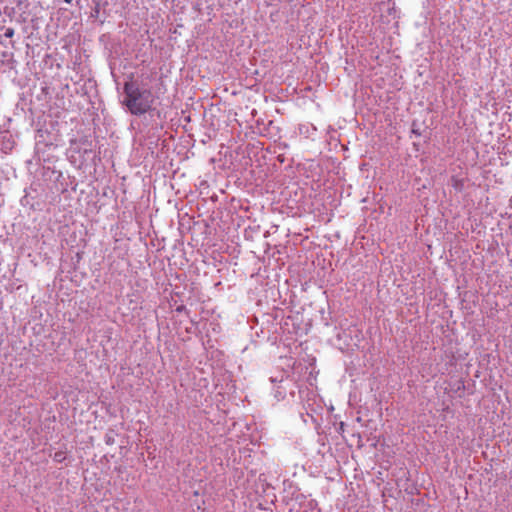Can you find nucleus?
Instances as JSON below:
<instances>
[{"label":"nucleus","instance_id":"8","mask_svg":"<svg viewBox=\"0 0 512 512\" xmlns=\"http://www.w3.org/2000/svg\"><path fill=\"white\" fill-rule=\"evenodd\" d=\"M66 3L70 4L73 0H64Z\"/></svg>","mask_w":512,"mask_h":512},{"label":"nucleus","instance_id":"4","mask_svg":"<svg viewBox=\"0 0 512 512\" xmlns=\"http://www.w3.org/2000/svg\"><path fill=\"white\" fill-rule=\"evenodd\" d=\"M64 455L62 452H56L55 455H54V460L57 461V462H61L64 460Z\"/></svg>","mask_w":512,"mask_h":512},{"label":"nucleus","instance_id":"7","mask_svg":"<svg viewBox=\"0 0 512 512\" xmlns=\"http://www.w3.org/2000/svg\"><path fill=\"white\" fill-rule=\"evenodd\" d=\"M176 310H177L178 312H181V311L186 310V308H185V306H183V305H182V306L177 307V309H176Z\"/></svg>","mask_w":512,"mask_h":512},{"label":"nucleus","instance_id":"1","mask_svg":"<svg viewBox=\"0 0 512 512\" xmlns=\"http://www.w3.org/2000/svg\"><path fill=\"white\" fill-rule=\"evenodd\" d=\"M123 91L122 104L127 107L131 114L139 116L151 109L154 96L150 89L140 88L135 82L128 81L124 83Z\"/></svg>","mask_w":512,"mask_h":512},{"label":"nucleus","instance_id":"2","mask_svg":"<svg viewBox=\"0 0 512 512\" xmlns=\"http://www.w3.org/2000/svg\"><path fill=\"white\" fill-rule=\"evenodd\" d=\"M285 394H286L285 390H280V387H277V389L275 390L274 396L277 400H282V399H284Z\"/></svg>","mask_w":512,"mask_h":512},{"label":"nucleus","instance_id":"6","mask_svg":"<svg viewBox=\"0 0 512 512\" xmlns=\"http://www.w3.org/2000/svg\"><path fill=\"white\" fill-rule=\"evenodd\" d=\"M105 442H106L107 444H113V443H114V439H113V437H112V436H110V435H108V434H107V435L105 436Z\"/></svg>","mask_w":512,"mask_h":512},{"label":"nucleus","instance_id":"9","mask_svg":"<svg viewBox=\"0 0 512 512\" xmlns=\"http://www.w3.org/2000/svg\"><path fill=\"white\" fill-rule=\"evenodd\" d=\"M511 205H512V198L510 199Z\"/></svg>","mask_w":512,"mask_h":512},{"label":"nucleus","instance_id":"3","mask_svg":"<svg viewBox=\"0 0 512 512\" xmlns=\"http://www.w3.org/2000/svg\"><path fill=\"white\" fill-rule=\"evenodd\" d=\"M4 36L6 38H12L14 36V29L13 28H7L5 30Z\"/></svg>","mask_w":512,"mask_h":512},{"label":"nucleus","instance_id":"5","mask_svg":"<svg viewBox=\"0 0 512 512\" xmlns=\"http://www.w3.org/2000/svg\"><path fill=\"white\" fill-rule=\"evenodd\" d=\"M412 133L415 134L416 136H420L421 135V132H420L419 128H416L415 122L412 124Z\"/></svg>","mask_w":512,"mask_h":512}]
</instances>
